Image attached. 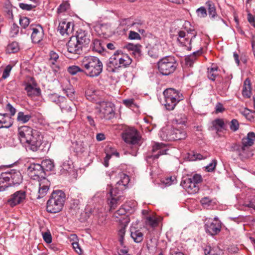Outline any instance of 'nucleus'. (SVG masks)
Listing matches in <instances>:
<instances>
[{
	"label": "nucleus",
	"mask_w": 255,
	"mask_h": 255,
	"mask_svg": "<svg viewBox=\"0 0 255 255\" xmlns=\"http://www.w3.org/2000/svg\"><path fill=\"white\" fill-rule=\"evenodd\" d=\"M158 69L163 75H169L176 70L178 65L176 58L173 56H167L158 62Z\"/></svg>",
	"instance_id": "423d86ee"
},
{
	"label": "nucleus",
	"mask_w": 255,
	"mask_h": 255,
	"mask_svg": "<svg viewBox=\"0 0 255 255\" xmlns=\"http://www.w3.org/2000/svg\"><path fill=\"white\" fill-rule=\"evenodd\" d=\"M42 168L43 172L44 170L51 171L54 168L53 162L50 159H45L42 161L40 164Z\"/></svg>",
	"instance_id": "e433bc0d"
},
{
	"label": "nucleus",
	"mask_w": 255,
	"mask_h": 255,
	"mask_svg": "<svg viewBox=\"0 0 255 255\" xmlns=\"http://www.w3.org/2000/svg\"><path fill=\"white\" fill-rule=\"evenodd\" d=\"M30 23L29 19L25 16L20 17L19 18V24L22 28L25 29Z\"/></svg>",
	"instance_id": "a18cd8bd"
},
{
	"label": "nucleus",
	"mask_w": 255,
	"mask_h": 255,
	"mask_svg": "<svg viewBox=\"0 0 255 255\" xmlns=\"http://www.w3.org/2000/svg\"><path fill=\"white\" fill-rule=\"evenodd\" d=\"M130 236L134 242L136 243H141L143 239V234L142 233L134 228H130Z\"/></svg>",
	"instance_id": "a878e982"
},
{
	"label": "nucleus",
	"mask_w": 255,
	"mask_h": 255,
	"mask_svg": "<svg viewBox=\"0 0 255 255\" xmlns=\"http://www.w3.org/2000/svg\"><path fill=\"white\" fill-rule=\"evenodd\" d=\"M165 107L168 111L173 110L177 104L183 99V96L179 91L173 88H168L163 92Z\"/></svg>",
	"instance_id": "0eeeda50"
},
{
	"label": "nucleus",
	"mask_w": 255,
	"mask_h": 255,
	"mask_svg": "<svg viewBox=\"0 0 255 255\" xmlns=\"http://www.w3.org/2000/svg\"><path fill=\"white\" fill-rule=\"evenodd\" d=\"M93 51L101 53L104 50V44L100 40L94 39L91 45Z\"/></svg>",
	"instance_id": "2f4dec72"
},
{
	"label": "nucleus",
	"mask_w": 255,
	"mask_h": 255,
	"mask_svg": "<svg viewBox=\"0 0 255 255\" xmlns=\"http://www.w3.org/2000/svg\"><path fill=\"white\" fill-rule=\"evenodd\" d=\"M128 37L130 39L132 40L140 39V35L138 33L132 31H130L128 34Z\"/></svg>",
	"instance_id": "4d7b16f0"
},
{
	"label": "nucleus",
	"mask_w": 255,
	"mask_h": 255,
	"mask_svg": "<svg viewBox=\"0 0 255 255\" xmlns=\"http://www.w3.org/2000/svg\"><path fill=\"white\" fill-rule=\"evenodd\" d=\"M248 20L250 24L255 27V15H253L251 13L248 14Z\"/></svg>",
	"instance_id": "0e129e2a"
},
{
	"label": "nucleus",
	"mask_w": 255,
	"mask_h": 255,
	"mask_svg": "<svg viewBox=\"0 0 255 255\" xmlns=\"http://www.w3.org/2000/svg\"><path fill=\"white\" fill-rule=\"evenodd\" d=\"M11 118L7 114L0 113V128H8L12 125Z\"/></svg>",
	"instance_id": "393cba45"
},
{
	"label": "nucleus",
	"mask_w": 255,
	"mask_h": 255,
	"mask_svg": "<svg viewBox=\"0 0 255 255\" xmlns=\"http://www.w3.org/2000/svg\"><path fill=\"white\" fill-rule=\"evenodd\" d=\"M100 112L104 115V118H107L114 113L113 104L109 102L103 101L100 103Z\"/></svg>",
	"instance_id": "6ab92c4d"
},
{
	"label": "nucleus",
	"mask_w": 255,
	"mask_h": 255,
	"mask_svg": "<svg viewBox=\"0 0 255 255\" xmlns=\"http://www.w3.org/2000/svg\"><path fill=\"white\" fill-rule=\"evenodd\" d=\"M217 164V161L216 159H213L211 162L206 166V169L208 172H212L214 170Z\"/></svg>",
	"instance_id": "de8ad7c7"
},
{
	"label": "nucleus",
	"mask_w": 255,
	"mask_h": 255,
	"mask_svg": "<svg viewBox=\"0 0 255 255\" xmlns=\"http://www.w3.org/2000/svg\"><path fill=\"white\" fill-rule=\"evenodd\" d=\"M19 7L22 9L29 10H31L33 6L31 4L21 3L19 4Z\"/></svg>",
	"instance_id": "e2e57ef3"
},
{
	"label": "nucleus",
	"mask_w": 255,
	"mask_h": 255,
	"mask_svg": "<svg viewBox=\"0 0 255 255\" xmlns=\"http://www.w3.org/2000/svg\"><path fill=\"white\" fill-rule=\"evenodd\" d=\"M10 186V183L7 180L6 177L4 173L0 175V192L4 191Z\"/></svg>",
	"instance_id": "f704fd0d"
},
{
	"label": "nucleus",
	"mask_w": 255,
	"mask_h": 255,
	"mask_svg": "<svg viewBox=\"0 0 255 255\" xmlns=\"http://www.w3.org/2000/svg\"><path fill=\"white\" fill-rule=\"evenodd\" d=\"M25 90L29 97L38 96L40 94V89L28 84L26 86Z\"/></svg>",
	"instance_id": "473e14b6"
},
{
	"label": "nucleus",
	"mask_w": 255,
	"mask_h": 255,
	"mask_svg": "<svg viewBox=\"0 0 255 255\" xmlns=\"http://www.w3.org/2000/svg\"><path fill=\"white\" fill-rule=\"evenodd\" d=\"M210 129L211 130H216V132L220 131L221 129H224L225 128V124L222 119H216L212 121Z\"/></svg>",
	"instance_id": "bb28decb"
},
{
	"label": "nucleus",
	"mask_w": 255,
	"mask_h": 255,
	"mask_svg": "<svg viewBox=\"0 0 255 255\" xmlns=\"http://www.w3.org/2000/svg\"><path fill=\"white\" fill-rule=\"evenodd\" d=\"M197 15L200 17H205L207 15V10L204 7H200L196 11Z\"/></svg>",
	"instance_id": "3c124183"
},
{
	"label": "nucleus",
	"mask_w": 255,
	"mask_h": 255,
	"mask_svg": "<svg viewBox=\"0 0 255 255\" xmlns=\"http://www.w3.org/2000/svg\"><path fill=\"white\" fill-rule=\"evenodd\" d=\"M167 149L165 148L164 144L162 143H157L152 146V152H157V154H152L151 157L153 159H157L161 155L166 154Z\"/></svg>",
	"instance_id": "5701e85b"
},
{
	"label": "nucleus",
	"mask_w": 255,
	"mask_h": 255,
	"mask_svg": "<svg viewBox=\"0 0 255 255\" xmlns=\"http://www.w3.org/2000/svg\"><path fill=\"white\" fill-rule=\"evenodd\" d=\"M11 69L12 66L10 65H8L6 66L2 75L1 77L2 79H5L9 77Z\"/></svg>",
	"instance_id": "09e8293b"
},
{
	"label": "nucleus",
	"mask_w": 255,
	"mask_h": 255,
	"mask_svg": "<svg viewBox=\"0 0 255 255\" xmlns=\"http://www.w3.org/2000/svg\"><path fill=\"white\" fill-rule=\"evenodd\" d=\"M31 118L30 115H25L23 112H20L17 114V120L22 124H24L29 121Z\"/></svg>",
	"instance_id": "58836bf2"
},
{
	"label": "nucleus",
	"mask_w": 255,
	"mask_h": 255,
	"mask_svg": "<svg viewBox=\"0 0 255 255\" xmlns=\"http://www.w3.org/2000/svg\"><path fill=\"white\" fill-rule=\"evenodd\" d=\"M49 181L45 178L41 179L39 183V191L37 198L40 199L45 196L49 190Z\"/></svg>",
	"instance_id": "4be33fe9"
},
{
	"label": "nucleus",
	"mask_w": 255,
	"mask_h": 255,
	"mask_svg": "<svg viewBox=\"0 0 255 255\" xmlns=\"http://www.w3.org/2000/svg\"><path fill=\"white\" fill-rule=\"evenodd\" d=\"M10 186L19 185L22 181V177L19 171L12 170L9 172H4Z\"/></svg>",
	"instance_id": "2eb2a0df"
},
{
	"label": "nucleus",
	"mask_w": 255,
	"mask_h": 255,
	"mask_svg": "<svg viewBox=\"0 0 255 255\" xmlns=\"http://www.w3.org/2000/svg\"><path fill=\"white\" fill-rule=\"evenodd\" d=\"M208 77L209 79L214 81L218 75V67L216 66L208 68Z\"/></svg>",
	"instance_id": "4c0bfd02"
},
{
	"label": "nucleus",
	"mask_w": 255,
	"mask_h": 255,
	"mask_svg": "<svg viewBox=\"0 0 255 255\" xmlns=\"http://www.w3.org/2000/svg\"><path fill=\"white\" fill-rule=\"evenodd\" d=\"M145 224L152 227H154L158 225V222L155 217L153 216H148L146 218Z\"/></svg>",
	"instance_id": "79ce46f5"
},
{
	"label": "nucleus",
	"mask_w": 255,
	"mask_h": 255,
	"mask_svg": "<svg viewBox=\"0 0 255 255\" xmlns=\"http://www.w3.org/2000/svg\"><path fill=\"white\" fill-rule=\"evenodd\" d=\"M140 46V45L139 44L134 45L131 43H128L125 46L127 49H128V50H130L132 52H133L136 49H137V48Z\"/></svg>",
	"instance_id": "bf43d9fd"
},
{
	"label": "nucleus",
	"mask_w": 255,
	"mask_h": 255,
	"mask_svg": "<svg viewBox=\"0 0 255 255\" xmlns=\"http://www.w3.org/2000/svg\"><path fill=\"white\" fill-rule=\"evenodd\" d=\"M73 29V25L70 22H66L65 21L60 22L58 26V31L62 35H64L65 34H69L70 33H71Z\"/></svg>",
	"instance_id": "b1692460"
},
{
	"label": "nucleus",
	"mask_w": 255,
	"mask_h": 255,
	"mask_svg": "<svg viewBox=\"0 0 255 255\" xmlns=\"http://www.w3.org/2000/svg\"><path fill=\"white\" fill-rule=\"evenodd\" d=\"M68 52L75 55H80L82 52L83 46L77 40L76 38L72 36L67 43Z\"/></svg>",
	"instance_id": "4468645a"
},
{
	"label": "nucleus",
	"mask_w": 255,
	"mask_h": 255,
	"mask_svg": "<svg viewBox=\"0 0 255 255\" xmlns=\"http://www.w3.org/2000/svg\"><path fill=\"white\" fill-rule=\"evenodd\" d=\"M201 54V50H197L195 52H194L192 54L189 55L185 58L186 64L187 65L191 66L194 61L196 60V57L200 55Z\"/></svg>",
	"instance_id": "c9c22d12"
},
{
	"label": "nucleus",
	"mask_w": 255,
	"mask_h": 255,
	"mask_svg": "<svg viewBox=\"0 0 255 255\" xmlns=\"http://www.w3.org/2000/svg\"><path fill=\"white\" fill-rule=\"evenodd\" d=\"M255 141V133L254 132H250L247 136L242 139V144L246 146H252Z\"/></svg>",
	"instance_id": "7c9ffc66"
},
{
	"label": "nucleus",
	"mask_w": 255,
	"mask_h": 255,
	"mask_svg": "<svg viewBox=\"0 0 255 255\" xmlns=\"http://www.w3.org/2000/svg\"><path fill=\"white\" fill-rule=\"evenodd\" d=\"M246 206L255 210V199L252 200L249 203L246 205Z\"/></svg>",
	"instance_id": "774afa93"
},
{
	"label": "nucleus",
	"mask_w": 255,
	"mask_h": 255,
	"mask_svg": "<svg viewBox=\"0 0 255 255\" xmlns=\"http://www.w3.org/2000/svg\"><path fill=\"white\" fill-rule=\"evenodd\" d=\"M19 49L18 44L16 42H13L7 45L6 50L8 53H15Z\"/></svg>",
	"instance_id": "a19ab883"
},
{
	"label": "nucleus",
	"mask_w": 255,
	"mask_h": 255,
	"mask_svg": "<svg viewBox=\"0 0 255 255\" xmlns=\"http://www.w3.org/2000/svg\"><path fill=\"white\" fill-rule=\"evenodd\" d=\"M141 46L137 48V49L135 50L133 52H132V54L134 56L135 58L137 59H139V58L141 56Z\"/></svg>",
	"instance_id": "680f3d73"
},
{
	"label": "nucleus",
	"mask_w": 255,
	"mask_h": 255,
	"mask_svg": "<svg viewBox=\"0 0 255 255\" xmlns=\"http://www.w3.org/2000/svg\"><path fill=\"white\" fill-rule=\"evenodd\" d=\"M242 94L244 97L250 98L251 96V85L250 81L247 79L244 82Z\"/></svg>",
	"instance_id": "72a5a7b5"
},
{
	"label": "nucleus",
	"mask_w": 255,
	"mask_h": 255,
	"mask_svg": "<svg viewBox=\"0 0 255 255\" xmlns=\"http://www.w3.org/2000/svg\"><path fill=\"white\" fill-rule=\"evenodd\" d=\"M65 200V195L63 192L61 190L53 191L47 202V212L51 213L60 212L62 209Z\"/></svg>",
	"instance_id": "39448f33"
},
{
	"label": "nucleus",
	"mask_w": 255,
	"mask_h": 255,
	"mask_svg": "<svg viewBox=\"0 0 255 255\" xmlns=\"http://www.w3.org/2000/svg\"><path fill=\"white\" fill-rule=\"evenodd\" d=\"M29 176L34 180L38 179L43 176L42 166L40 164L32 163L27 168Z\"/></svg>",
	"instance_id": "dca6fc26"
},
{
	"label": "nucleus",
	"mask_w": 255,
	"mask_h": 255,
	"mask_svg": "<svg viewBox=\"0 0 255 255\" xmlns=\"http://www.w3.org/2000/svg\"><path fill=\"white\" fill-rule=\"evenodd\" d=\"M206 6L208 9V14L211 18H215L218 16L215 3L211 0L206 2Z\"/></svg>",
	"instance_id": "cd10ccee"
},
{
	"label": "nucleus",
	"mask_w": 255,
	"mask_h": 255,
	"mask_svg": "<svg viewBox=\"0 0 255 255\" xmlns=\"http://www.w3.org/2000/svg\"><path fill=\"white\" fill-rule=\"evenodd\" d=\"M122 137L126 143L132 145L134 150L137 151V147L140 144L141 137L136 129L130 128L126 129Z\"/></svg>",
	"instance_id": "9b49d317"
},
{
	"label": "nucleus",
	"mask_w": 255,
	"mask_h": 255,
	"mask_svg": "<svg viewBox=\"0 0 255 255\" xmlns=\"http://www.w3.org/2000/svg\"><path fill=\"white\" fill-rule=\"evenodd\" d=\"M131 62L132 59L128 54L124 53L121 50H117L109 58L107 63V70L109 72H117L120 67H126Z\"/></svg>",
	"instance_id": "7ed1b4c3"
},
{
	"label": "nucleus",
	"mask_w": 255,
	"mask_h": 255,
	"mask_svg": "<svg viewBox=\"0 0 255 255\" xmlns=\"http://www.w3.org/2000/svg\"><path fill=\"white\" fill-rule=\"evenodd\" d=\"M225 110V109L223 105L220 103H217L216 106V113H221Z\"/></svg>",
	"instance_id": "69168bd1"
},
{
	"label": "nucleus",
	"mask_w": 255,
	"mask_h": 255,
	"mask_svg": "<svg viewBox=\"0 0 255 255\" xmlns=\"http://www.w3.org/2000/svg\"><path fill=\"white\" fill-rule=\"evenodd\" d=\"M211 201V200L209 197H205L201 200L200 202L205 207H208L210 205Z\"/></svg>",
	"instance_id": "6e6d98bb"
},
{
	"label": "nucleus",
	"mask_w": 255,
	"mask_h": 255,
	"mask_svg": "<svg viewBox=\"0 0 255 255\" xmlns=\"http://www.w3.org/2000/svg\"><path fill=\"white\" fill-rule=\"evenodd\" d=\"M117 179L118 180L117 181L115 188H110L109 191L110 197L108 198V200L109 201L108 204L111 209H115L120 203V201L123 197L121 196L116 197L117 195L120 191L126 188L129 181L128 176L123 172L119 173Z\"/></svg>",
	"instance_id": "f03ea898"
},
{
	"label": "nucleus",
	"mask_w": 255,
	"mask_h": 255,
	"mask_svg": "<svg viewBox=\"0 0 255 255\" xmlns=\"http://www.w3.org/2000/svg\"><path fill=\"white\" fill-rule=\"evenodd\" d=\"M6 110L8 111H9L10 113V115L11 116H13L15 115L16 113V110L15 108H14L12 106L9 104L8 103L6 106Z\"/></svg>",
	"instance_id": "052dcab7"
},
{
	"label": "nucleus",
	"mask_w": 255,
	"mask_h": 255,
	"mask_svg": "<svg viewBox=\"0 0 255 255\" xmlns=\"http://www.w3.org/2000/svg\"><path fill=\"white\" fill-rule=\"evenodd\" d=\"M19 32V27L18 25L15 24L13 23L12 26L11 27L10 31V34L11 36L14 37Z\"/></svg>",
	"instance_id": "8fccbe9b"
},
{
	"label": "nucleus",
	"mask_w": 255,
	"mask_h": 255,
	"mask_svg": "<svg viewBox=\"0 0 255 255\" xmlns=\"http://www.w3.org/2000/svg\"><path fill=\"white\" fill-rule=\"evenodd\" d=\"M65 93L66 94L67 96L71 98L73 97L74 94V91L72 89H68L67 90H65Z\"/></svg>",
	"instance_id": "338daca9"
},
{
	"label": "nucleus",
	"mask_w": 255,
	"mask_h": 255,
	"mask_svg": "<svg viewBox=\"0 0 255 255\" xmlns=\"http://www.w3.org/2000/svg\"><path fill=\"white\" fill-rule=\"evenodd\" d=\"M49 61L52 65H54L55 62L57 61L59 58L58 54L54 51H51L49 53Z\"/></svg>",
	"instance_id": "49530a36"
},
{
	"label": "nucleus",
	"mask_w": 255,
	"mask_h": 255,
	"mask_svg": "<svg viewBox=\"0 0 255 255\" xmlns=\"http://www.w3.org/2000/svg\"><path fill=\"white\" fill-rule=\"evenodd\" d=\"M30 28L32 30L31 35L32 42L34 43L39 42L43 36V29L42 27L39 25H36L35 26L31 25Z\"/></svg>",
	"instance_id": "f3484780"
},
{
	"label": "nucleus",
	"mask_w": 255,
	"mask_h": 255,
	"mask_svg": "<svg viewBox=\"0 0 255 255\" xmlns=\"http://www.w3.org/2000/svg\"><path fill=\"white\" fill-rule=\"evenodd\" d=\"M204 251L205 255H221L222 254V251L217 246L213 247L206 246Z\"/></svg>",
	"instance_id": "c756f323"
},
{
	"label": "nucleus",
	"mask_w": 255,
	"mask_h": 255,
	"mask_svg": "<svg viewBox=\"0 0 255 255\" xmlns=\"http://www.w3.org/2000/svg\"><path fill=\"white\" fill-rule=\"evenodd\" d=\"M202 181V176L198 174L190 178L183 179L180 185L190 194H194L199 190V184Z\"/></svg>",
	"instance_id": "1a4fd4ad"
},
{
	"label": "nucleus",
	"mask_w": 255,
	"mask_h": 255,
	"mask_svg": "<svg viewBox=\"0 0 255 255\" xmlns=\"http://www.w3.org/2000/svg\"><path fill=\"white\" fill-rule=\"evenodd\" d=\"M68 72L71 75H75L79 72H84L83 70L81 69L79 66L72 65L69 66L67 68Z\"/></svg>",
	"instance_id": "c03bdc74"
},
{
	"label": "nucleus",
	"mask_w": 255,
	"mask_h": 255,
	"mask_svg": "<svg viewBox=\"0 0 255 255\" xmlns=\"http://www.w3.org/2000/svg\"><path fill=\"white\" fill-rule=\"evenodd\" d=\"M169 127H163L159 132V135L163 140L170 141L184 139L186 137V132L183 129L174 128L173 131L170 134H165L168 130H169Z\"/></svg>",
	"instance_id": "9d476101"
},
{
	"label": "nucleus",
	"mask_w": 255,
	"mask_h": 255,
	"mask_svg": "<svg viewBox=\"0 0 255 255\" xmlns=\"http://www.w3.org/2000/svg\"><path fill=\"white\" fill-rule=\"evenodd\" d=\"M69 241L75 252L78 254H81L82 250L78 242V237L75 234H72L69 236Z\"/></svg>",
	"instance_id": "c85d7f7f"
},
{
	"label": "nucleus",
	"mask_w": 255,
	"mask_h": 255,
	"mask_svg": "<svg viewBox=\"0 0 255 255\" xmlns=\"http://www.w3.org/2000/svg\"><path fill=\"white\" fill-rule=\"evenodd\" d=\"M230 128V129L234 131L238 130L239 128V123L238 121L236 119L233 120L231 122Z\"/></svg>",
	"instance_id": "5fc2aeb1"
},
{
	"label": "nucleus",
	"mask_w": 255,
	"mask_h": 255,
	"mask_svg": "<svg viewBox=\"0 0 255 255\" xmlns=\"http://www.w3.org/2000/svg\"><path fill=\"white\" fill-rule=\"evenodd\" d=\"M74 37L83 47L86 46L90 42V34L82 29L79 30L76 36Z\"/></svg>",
	"instance_id": "a211bd4d"
},
{
	"label": "nucleus",
	"mask_w": 255,
	"mask_h": 255,
	"mask_svg": "<svg viewBox=\"0 0 255 255\" xmlns=\"http://www.w3.org/2000/svg\"><path fill=\"white\" fill-rule=\"evenodd\" d=\"M163 183L167 186H170L176 183V177L174 176L168 177L165 179L163 181Z\"/></svg>",
	"instance_id": "603ef678"
},
{
	"label": "nucleus",
	"mask_w": 255,
	"mask_h": 255,
	"mask_svg": "<svg viewBox=\"0 0 255 255\" xmlns=\"http://www.w3.org/2000/svg\"><path fill=\"white\" fill-rule=\"evenodd\" d=\"M236 151L242 160L249 158L253 155V153L250 150L249 147L243 144L242 145L238 146Z\"/></svg>",
	"instance_id": "412c9836"
},
{
	"label": "nucleus",
	"mask_w": 255,
	"mask_h": 255,
	"mask_svg": "<svg viewBox=\"0 0 255 255\" xmlns=\"http://www.w3.org/2000/svg\"><path fill=\"white\" fill-rule=\"evenodd\" d=\"M159 48L158 45H154L150 48L148 51V55L151 58H156L159 56Z\"/></svg>",
	"instance_id": "ea45409f"
},
{
	"label": "nucleus",
	"mask_w": 255,
	"mask_h": 255,
	"mask_svg": "<svg viewBox=\"0 0 255 255\" xmlns=\"http://www.w3.org/2000/svg\"><path fill=\"white\" fill-rule=\"evenodd\" d=\"M124 226H123L121 229H120L118 232V235L119 237V241L122 246L124 245V236L126 232V227L128 224H123Z\"/></svg>",
	"instance_id": "37998d69"
},
{
	"label": "nucleus",
	"mask_w": 255,
	"mask_h": 255,
	"mask_svg": "<svg viewBox=\"0 0 255 255\" xmlns=\"http://www.w3.org/2000/svg\"><path fill=\"white\" fill-rule=\"evenodd\" d=\"M190 25V23L188 21L185 22V26L183 30H180L178 32V41L183 46H187L188 50H191V44L193 38H194L196 35L197 32L195 31L193 28H187V25Z\"/></svg>",
	"instance_id": "6e6552de"
},
{
	"label": "nucleus",
	"mask_w": 255,
	"mask_h": 255,
	"mask_svg": "<svg viewBox=\"0 0 255 255\" xmlns=\"http://www.w3.org/2000/svg\"><path fill=\"white\" fill-rule=\"evenodd\" d=\"M26 199V193L23 190H19L14 192L7 201V203L10 207H14L17 205L23 203Z\"/></svg>",
	"instance_id": "ddd939ff"
},
{
	"label": "nucleus",
	"mask_w": 255,
	"mask_h": 255,
	"mask_svg": "<svg viewBox=\"0 0 255 255\" xmlns=\"http://www.w3.org/2000/svg\"><path fill=\"white\" fill-rule=\"evenodd\" d=\"M18 135L20 142L33 151L41 149L43 137L39 131L28 126H21L18 129Z\"/></svg>",
	"instance_id": "f257e3e1"
},
{
	"label": "nucleus",
	"mask_w": 255,
	"mask_h": 255,
	"mask_svg": "<svg viewBox=\"0 0 255 255\" xmlns=\"http://www.w3.org/2000/svg\"><path fill=\"white\" fill-rule=\"evenodd\" d=\"M69 8V4L67 2H64L60 5L58 8V13H62Z\"/></svg>",
	"instance_id": "864d4df0"
},
{
	"label": "nucleus",
	"mask_w": 255,
	"mask_h": 255,
	"mask_svg": "<svg viewBox=\"0 0 255 255\" xmlns=\"http://www.w3.org/2000/svg\"><path fill=\"white\" fill-rule=\"evenodd\" d=\"M126 214L127 210L122 207L114 213V217L117 219V221L122 224H128L129 219L126 215Z\"/></svg>",
	"instance_id": "aec40b11"
},
{
	"label": "nucleus",
	"mask_w": 255,
	"mask_h": 255,
	"mask_svg": "<svg viewBox=\"0 0 255 255\" xmlns=\"http://www.w3.org/2000/svg\"><path fill=\"white\" fill-rule=\"evenodd\" d=\"M81 65L85 74L91 77H97L102 72V62L97 57L85 56L81 61Z\"/></svg>",
	"instance_id": "20e7f679"
},
{
	"label": "nucleus",
	"mask_w": 255,
	"mask_h": 255,
	"mask_svg": "<svg viewBox=\"0 0 255 255\" xmlns=\"http://www.w3.org/2000/svg\"><path fill=\"white\" fill-rule=\"evenodd\" d=\"M43 238L47 243H50L52 242V238L49 232H45L43 234Z\"/></svg>",
	"instance_id": "13d9d810"
},
{
	"label": "nucleus",
	"mask_w": 255,
	"mask_h": 255,
	"mask_svg": "<svg viewBox=\"0 0 255 255\" xmlns=\"http://www.w3.org/2000/svg\"><path fill=\"white\" fill-rule=\"evenodd\" d=\"M221 228L222 223L217 217L212 221H208L205 225L206 232L212 236L218 234Z\"/></svg>",
	"instance_id": "f8f14e48"
}]
</instances>
